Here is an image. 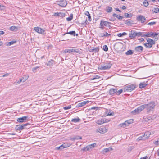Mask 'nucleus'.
I'll return each instance as SVG.
<instances>
[{"label": "nucleus", "mask_w": 159, "mask_h": 159, "mask_svg": "<svg viewBox=\"0 0 159 159\" xmlns=\"http://www.w3.org/2000/svg\"><path fill=\"white\" fill-rule=\"evenodd\" d=\"M112 10V8L109 6H108L106 8V11L108 13H110L111 12Z\"/></svg>", "instance_id": "4be33fe9"}, {"label": "nucleus", "mask_w": 159, "mask_h": 159, "mask_svg": "<svg viewBox=\"0 0 159 159\" xmlns=\"http://www.w3.org/2000/svg\"><path fill=\"white\" fill-rule=\"evenodd\" d=\"M147 85V84L146 82H141L139 85V87L140 88H143L145 87Z\"/></svg>", "instance_id": "a211bd4d"}, {"label": "nucleus", "mask_w": 159, "mask_h": 159, "mask_svg": "<svg viewBox=\"0 0 159 159\" xmlns=\"http://www.w3.org/2000/svg\"><path fill=\"white\" fill-rule=\"evenodd\" d=\"M124 16L126 18H130L132 16L131 14H129L127 13H125L124 15Z\"/></svg>", "instance_id": "4c0bfd02"}, {"label": "nucleus", "mask_w": 159, "mask_h": 159, "mask_svg": "<svg viewBox=\"0 0 159 159\" xmlns=\"http://www.w3.org/2000/svg\"><path fill=\"white\" fill-rule=\"evenodd\" d=\"M34 30L36 32L39 33L43 34L44 32V30L43 29L39 27H34Z\"/></svg>", "instance_id": "1a4fd4ad"}, {"label": "nucleus", "mask_w": 159, "mask_h": 159, "mask_svg": "<svg viewBox=\"0 0 159 159\" xmlns=\"http://www.w3.org/2000/svg\"><path fill=\"white\" fill-rule=\"evenodd\" d=\"M102 123L103 124L104 123H107L108 122L110 121L109 120L106 119H102Z\"/></svg>", "instance_id": "79ce46f5"}, {"label": "nucleus", "mask_w": 159, "mask_h": 159, "mask_svg": "<svg viewBox=\"0 0 159 159\" xmlns=\"http://www.w3.org/2000/svg\"><path fill=\"white\" fill-rule=\"evenodd\" d=\"M138 40H139V41L140 42H143L144 41V39L143 38L139 39Z\"/></svg>", "instance_id": "69168bd1"}, {"label": "nucleus", "mask_w": 159, "mask_h": 159, "mask_svg": "<svg viewBox=\"0 0 159 159\" xmlns=\"http://www.w3.org/2000/svg\"><path fill=\"white\" fill-rule=\"evenodd\" d=\"M133 53L134 52L132 50H129L126 52L125 54L127 55H129L133 54Z\"/></svg>", "instance_id": "c756f323"}, {"label": "nucleus", "mask_w": 159, "mask_h": 159, "mask_svg": "<svg viewBox=\"0 0 159 159\" xmlns=\"http://www.w3.org/2000/svg\"><path fill=\"white\" fill-rule=\"evenodd\" d=\"M109 151V148H106L104 149L102 151L103 153H106L108 152Z\"/></svg>", "instance_id": "09e8293b"}, {"label": "nucleus", "mask_w": 159, "mask_h": 159, "mask_svg": "<svg viewBox=\"0 0 159 159\" xmlns=\"http://www.w3.org/2000/svg\"><path fill=\"white\" fill-rule=\"evenodd\" d=\"M67 4V3L65 0H61L59 2L58 5L61 7H65Z\"/></svg>", "instance_id": "2eb2a0df"}, {"label": "nucleus", "mask_w": 159, "mask_h": 159, "mask_svg": "<svg viewBox=\"0 0 159 159\" xmlns=\"http://www.w3.org/2000/svg\"><path fill=\"white\" fill-rule=\"evenodd\" d=\"M99 51V48L96 47L91 49V51L92 52H96Z\"/></svg>", "instance_id": "7c9ffc66"}, {"label": "nucleus", "mask_w": 159, "mask_h": 159, "mask_svg": "<svg viewBox=\"0 0 159 159\" xmlns=\"http://www.w3.org/2000/svg\"><path fill=\"white\" fill-rule=\"evenodd\" d=\"M143 107L144 109L146 108L147 112L149 113L150 111H152V110L154 109L155 105L154 102H150L149 104H145L143 105Z\"/></svg>", "instance_id": "f257e3e1"}, {"label": "nucleus", "mask_w": 159, "mask_h": 159, "mask_svg": "<svg viewBox=\"0 0 159 159\" xmlns=\"http://www.w3.org/2000/svg\"><path fill=\"white\" fill-rule=\"evenodd\" d=\"M96 131L97 132H99L101 134L105 133L106 132L107 130L106 128L103 127L102 128H100L97 129Z\"/></svg>", "instance_id": "f8f14e48"}, {"label": "nucleus", "mask_w": 159, "mask_h": 159, "mask_svg": "<svg viewBox=\"0 0 159 159\" xmlns=\"http://www.w3.org/2000/svg\"><path fill=\"white\" fill-rule=\"evenodd\" d=\"M85 14L87 16H88V20L89 21H91V17L90 15V14L89 13V12L88 11H86L85 12Z\"/></svg>", "instance_id": "c85d7f7f"}, {"label": "nucleus", "mask_w": 159, "mask_h": 159, "mask_svg": "<svg viewBox=\"0 0 159 159\" xmlns=\"http://www.w3.org/2000/svg\"><path fill=\"white\" fill-rule=\"evenodd\" d=\"M89 101H85L81 102L77 104L76 105V107H80L84 106L87 103H88Z\"/></svg>", "instance_id": "4468645a"}, {"label": "nucleus", "mask_w": 159, "mask_h": 159, "mask_svg": "<svg viewBox=\"0 0 159 159\" xmlns=\"http://www.w3.org/2000/svg\"><path fill=\"white\" fill-rule=\"evenodd\" d=\"M111 34H108L107 32L104 31L103 33L100 34V36L101 37H109Z\"/></svg>", "instance_id": "dca6fc26"}, {"label": "nucleus", "mask_w": 159, "mask_h": 159, "mask_svg": "<svg viewBox=\"0 0 159 159\" xmlns=\"http://www.w3.org/2000/svg\"><path fill=\"white\" fill-rule=\"evenodd\" d=\"M132 122L131 120H129L125 121L123 123L120 124L119 126L120 127L125 128L126 126H128L129 125V124H131Z\"/></svg>", "instance_id": "423d86ee"}, {"label": "nucleus", "mask_w": 159, "mask_h": 159, "mask_svg": "<svg viewBox=\"0 0 159 159\" xmlns=\"http://www.w3.org/2000/svg\"><path fill=\"white\" fill-rule=\"evenodd\" d=\"M127 34V33L125 32H123L122 33H118L117 34V35L119 37H121Z\"/></svg>", "instance_id": "c9c22d12"}, {"label": "nucleus", "mask_w": 159, "mask_h": 159, "mask_svg": "<svg viewBox=\"0 0 159 159\" xmlns=\"http://www.w3.org/2000/svg\"><path fill=\"white\" fill-rule=\"evenodd\" d=\"M29 124L28 123H26L24 125H16V127L15 129L17 130H22L23 129L26 128V126Z\"/></svg>", "instance_id": "0eeeda50"}, {"label": "nucleus", "mask_w": 159, "mask_h": 159, "mask_svg": "<svg viewBox=\"0 0 159 159\" xmlns=\"http://www.w3.org/2000/svg\"><path fill=\"white\" fill-rule=\"evenodd\" d=\"M16 43V41H11L9 42L8 43V45L10 46L11 45L13 44Z\"/></svg>", "instance_id": "13d9d810"}, {"label": "nucleus", "mask_w": 159, "mask_h": 159, "mask_svg": "<svg viewBox=\"0 0 159 159\" xmlns=\"http://www.w3.org/2000/svg\"><path fill=\"white\" fill-rule=\"evenodd\" d=\"M73 15L71 14L70 15V16L66 18V20L68 21H70L73 19Z\"/></svg>", "instance_id": "72a5a7b5"}, {"label": "nucleus", "mask_w": 159, "mask_h": 159, "mask_svg": "<svg viewBox=\"0 0 159 159\" xmlns=\"http://www.w3.org/2000/svg\"><path fill=\"white\" fill-rule=\"evenodd\" d=\"M139 37L141 36L144 37L145 36L146 34H144V33L141 32H139Z\"/></svg>", "instance_id": "ea45409f"}, {"label": "nucleus", "mask_w": 159, "mask_h": 159, "mask_svg": "<svg viewBox=\"0 0 159 159\" xmlns=\"http://www.w3.org/2000/svg\"><path fill=\"white\" fill-rule=\"evenodd\" d=\"M58 12H56V13H55L54 14H53V16H59V15H58Z\"/></svg>", "instance_id": "338daca9"}, {"label": "nucleus", "mask_w": 159, "mask_h": 159, "mask_svg": "<svg viewBox=\"0 0 159 159\" xmlns=\"http://www.w3.org/2000/svg\"><path fill=\"white\" fill-rule=\"evenodd\" d=\"M132 22L130 21V20H126V21H125V23L126 24H127L128 25H129L131 24H132Z\"/></svg>", "instance_id": "37998d69"}, {"label": "nucleus", "mask_w": 159, "mask_h": 159, "mask_svg": "<svg viewBox=\"0 0 159 159\" xmlns=\"http://www.w3.org/2000/svg\"><path fill=\"white\" fill-rule=\"evenodd\" d=\"M28 78V76H26V79H24V77H23L22 79V81L23 82H25Z\"/></svg>", "instance_id": "4d7b16f0"}, {"label": "nucleus", "mask_w": 159, "mask_h": 159, "mask_svg": "<svg viewBox=\"0 0 159 159\" xmlns=\"http://www.w3.org/2000/svg\"><path fill=\"white\" fill-rule=\"evenodd\" d=\"M146 18L144 16L140 15L137 17V20L140 21L142 23H144L146 20Z\"/></svg>", "instance_id": "6e6552de"}, {"label": "nucleus", "mask_w": 159, "mask_h": 159, "mask_svg": "<svg viewBox=\"0 0 159 159\" xmlns=\"http://www.w3.org/2000/svg\"><path fill=\"white\" fill-rule=\"evenodd\" d=\"M131 112V113L133 115H135L137 114H138V113L137 112L135 109L134 111H132Z\"/></svg>", "instance_id": "603ef678"}, {"label": "nucleus", "mask_w": 159, "mask_h": 159, "mask_svg": "<svg viewBox=\"0 0 159 159\" xmlns=\"http://www.w3.org/2000/svg\"><path fill=\"white\" fill-rule=\"evenodd\" d=\"M66 34H70L71 35H73V36H75V31H70L69 32H67V33L64 34L62 35L64 36Z\"/></svg>", "instance_id": "5701e85b"}, {"label": "nucleus", "mask_w": 159, "mask_h": 159, "mask_svg": "<svg viewBox=\"0 0 159 159\" xmlns=\"http://www.w3.org/2000/svg\"><path fill=\"white\" fill-rule=\"evenodd\" d=\"M117 90L116 89L111 88L110 89L109 91V93L110 95H112L116 92Z\"/></svg>", "instance_id": "6ab92c4d"}, {"label": "nucleus", "mask_w": 159, "mask_h": 159, "mask_svg": "<svg viewBox=\"0 0 159 159\" xmlns=\"http://www.w3.org/2000/svg\"><path fill=\"white\" fill-rule=\"evenodd\" d=\"M147 156H145L141 158L140 159H147Z\"/></svg>", "instance_id": "774afa93"}, {"label": "nucleus", "mask_w": 159, "mask_h": 159, "mask_svg": "<svg viewBox=\"0 0 159 159\" xmlns=\"http://www.w3.org/2000/svg\"><path fill=\"white\" fill-rule=\"evenodd\" d=\"M86 148V151H89L90 148H91V147H90V145H89V146H87Z\"/></svg>", "instance_id": "0e129e2a"}, {"label": "nucleus", "mask_w": 159, "mask_h": 159, "mask_svg": "<svg viewBox=\"0 0 159 159\" xmlns=\"http://www.w3.org/2000/svg\"><path fill=\"white\" fill-rule=\"evenodd\" d=\"M137 87L136 85L134 84H130L127 85V86L124 88V91L125 92H131L134 90Z\"/></svg>", "instance_id": "f03ea898"}, {"label": "nucleus", "mask_w": 159, "mask_h": 159, "mask_svg": "<svg viewBox=\"0 0 159 159\" xmlns=\"http://www.w3.org/2000/svg\"><path fill=\"white\" fill-rule=\"evenodd\" d=\"M149 36L151 37L153 35V33L151 32L148 33Z\"/></svg>", "instance_id": "052dcab7"}, {"label": "nucleus", "mask_w": 159, "mask_h": 159, "mask_svg": "<svg viewBox=\"0 0 159 159\" xmlns=\"http://www.w3.org/2000/svg\"><path fill=\"white\" fill-rule=\"evenodd\" d=\"M153 44L148 43H145L144 45L147 48H150L152 47Z\"/></svg>", "instance_id": "393cba45"}, {"label": "nucleus", "mask_w": 159, "mask_h": 159, "mask_svg": "<svg viewBox=\"0 0 159 159\" xmlns=\"http://www.w3.org/2000/svg\"><path fill=\"white\" fill-rule=\"evenodd\" d=\"M146 138L145 137V136L144 135L141 136H139L137 139V140L138 141H139L140 140H144L146 139Z\"/></svg>", "instance_id": "bb28decb"}, {"label": "nucleus", "mask_w": 159, "mask_h": 159, "mask_svg": "<svg viewBox=\"0 0 159 159\" xmlns=\"http://www.w3.org/2000/svg\"><path fill=\"white\" fill-rule=\"evenodd\" d=\"M70 145V144L68 143H65L62 144L63 148L69 147Z\"/></svg>", "instance_id": "f704fd0d"}, {"label": "nucleus", "mask_w": 159, "mask_h": 159, "mask_svg": "<svg viewBox=\"0 0 159 159\" xmlns=\"http://www.w3.org/2000/svg\"><path fill=\"white\" fill-rule=\"evenodd\" d=\"M103 49L105 51H107L108 50V48L107 46L105 45L103 46Z\"/></svg>", "instance_id": "a18cd8bd"}, {"label": "nucleus", "mask_w": 159, "mask_h": 159, "mask_svg": "<svg viewBox=\"0 0 159 159\" xmlns=\"http://www.w3.org/2000/svg\"><path fill=\"white\" fill-rule=\"evenodd\" d=\"M143 107L144 106H143V105H142L139 107L138 108L135 109L137 112L138 113V114L139 113L144 109Z\"/></svg>", "instance_id": "f3484780"}, {"label": "nucleus", "mask_w": 159, "mask_h": 159, "mask_svg": "<svg viewBox=\"0 0 159 159\" xmlns=\"http://www.w3.org/2000/svg\"><path fill=\"white\" fill-rule=\"evenodd\" d=\"M112 66V64L110 63H106L104 65H101L100 69L101 70H106L110 69Z\"/></svg>", "instance_id": "39448f33"}, {"label": "nucleus", "mask_w": 159, "mask_h": 159, "mask_svg": "<svg viewBox=\"0 0 159 159\" xmlns=\"http://www.w3.org/2000/svg\"><path fill=\"white\" fill-rule=\"evenodd\" d=\"M103 21L102 20H101L100 24V28L102 30L103 29L104 27V24H103Z\"/></svg>", "instance_id": "e433bc0d"}, {"label": "nucleus", "mask_w": 159, "mask_h": 159, "mask_svg": "<svg viewBox=\"0 0 159 159\" xmlns=\"http://www.w3.org/2000/svg\"><path fill=\"white\" fill-rule=\"evenodd\" d=\"M10 30L11 31H16L18 30V27L14 26H12L10 27Z\"/></svg>", "instance_id": "412c9836"}, {"label": "nucleus", "mask_w": 159, "mask_h": 159, "mask_svg": "<svg viewBox=\"0 0 159 159\" xmlns=\"http://www.w3.org/2000/svg\"><path fill=\"white\" fill-rule=\"evenodd\" d=\"M80 120L79 118H74L72 119L71 121L72 122L76 123L79 122Z\"/></svg>", "instance_id": "2f4dec72"}, {"label": "nucleus", "mask_w": 159, "mask_h": 159, "mask_svg": "<svg viewBox=\"0 0 159 159\" xmlns=\"http://www.w3.org/2000/svg\"><path fill=\"white\" fill-rule=\"evenodd\" d=\"M63 149V146L62 145H61L60 146L58 147H56L55 148V149L56 150H62V149Z\"/></svg>", "instance_id": "58836bf2"}, {"label": "nucleus", "mask_w": 159, "mask_h": 159, "mask_svg": "<svg viewBox=\"0 0 159 159\" xmlns=\"http://www.w3.org/2000/svg\"><path fill=\"white\" fill-rule=\"evenodd\" d=\"M96 123L100 125H101L103 124V123H102V119L101 120H97L96 122Z\"/></svg>", "instance_id": "a19ab883"}, {"label": "nucleus", "mask_w": 159, "mask_h": 159, "mask_svg": "<svg viewBox=\"0 0 159 159\" xmlns=\"http://www.w3.org/2000/svg\"><path fill=\"white\" fill-rule=\"evenodd\" d=\"M98 107H91L90 109L91 110L94 109V110H97L98 109Z\"/></svg>", "instance_id": "e2e57ef3"}, {"label": "nucleus", "mask_w": 159, "mask_h": 159, "mask_svg": "<svg viewBox=\"0 0 159 159\" xmlns=\"http://www.w3.org/2000/svg\"><path fill=\"white\" fill-rule=\"evenodd\" d=\"M143 47L142 46H139L135 47L134 50L137 52L141 53L143 51Z\"/></svg>", "instance_id": "ddd939ff"}, {"label": "nucleus", "mask_w": 159, "mask_h": 159, "mask_svg": "<svg viewBox=\"0 0 159 159\" xmlns=\"http://www.w3.org/2000/svg\"><path fill=\"white\" fill-rule=\"evenodd\" d=\"M151 134V133L150 131L146 132L144 135L145 136L146 139H147L150 137V135Z\"/></svg>", "instance_id": "b1692460"}, {"label": "nucleus", "mask_w": 159, "mask_h": 159, "mask_svg": "<svg viewBox=\"0 0 159 159\" xmlns=\"http://www.w3.org/2000/svg\"><path fill=\"white\" fill-rule=\"evenodd\" d=\"M71 105H69L68 106H66V107H63V109L64 110H68V109H70V108H71Z\"/></svg>", "instance_id": "8fccbe9b"}, {"label": "nucleus", "mask_w": 159, "mask_h": 159, "mask_svg": "<svg viewBox=\"0 0 159 159\" xmlns=\"http://www.w3.org/2000/svg\"><path fill=\"white\" fill-rule=\"evenodd\" d=\"M143 4L145 7H147L148 5V2L146 0H144L143 2Z\"/></svg>", "instance_id": "49530a36"}, {"label": "nucleus", "mask_w": 159, "mask_h": 159, "mask_svg": "<svg viewBox=\"0 0 159 159\" xmlns=\"http://www.w3.org/2000/svg\"><path fill=\"white\" fill-rule=\"evenodd\" d=\"M123 90H124V89H121L118 90V91H117V93H116V95H119L122 93V92L123 91Z\"/></svg>", "instance_id": "c03bdc74"}, {"label": "nucleus", "mask_w": 159, "mask_h": 159, "mask_svg": "<svg viewBox=\"0 0 159 159\" xmlns=\"http://www.w3.org/2000/svg\"><path fill=\"white\" fill-rule=\"evenodd\" d=\"M134 147L133 146H130L128 149V152H130L133 148Z\"/></svg>", "instance_id": "3c124183"}, {"label": "nucleus", "mask_w": 159, "mask_h": 159, "mask_svg": "<svg viewBox=\"0 0 159 159\" xmlns=\"http://www.w3.org/2000/svg\"><path fill=\"white\" fill-rule=\"evenodd\" d=\"M111 24V23L107 21H103V24L104 26H108L109 28L111 27L109 24Z\"/></svg>", "instance_id": "cd10ccee"}, {"label": "nucleus", "mask_w": 159, "mask_h": 159, "mask_svg": "<svg viewBox=\"0 0 159 159\" xmlns=\"http://www.w3.org/2000/svg\"><path fill=\"white\" fill-rule=\"evenodd\" d=\"M139 32L131 30L129 33V37L131 39L135 38L136 36L139 37Z\"/></svg>", "instance_id": "20e7f679"}, {"label": "nucleus", "mask_w": 159, "mask_h": 159, "mask_svg": "<svg viewBox=\"0 0 159 159\" xmlns=\"http://www.w3.org/2000/svg\"><path fill=\"white\" fill-rule=\"evenodd\" d=\"M147 42L148 43H150L152 44H155V42L150 38H148L146 39Z\"/></svg>", "instance_id": "aec40b11"}, {"label": "nucleus", "mask_w": 159, "mask_h": 159, "mask_svg": "<svg viewBox=\"0 0 159 159\" xmlns=\"http://www.w3.org/2000/svg\"><path fill=\"white\" fill-rule=\"evenodd\" d=\"M152 11L155 13L159 12V9L158 7L155 8L152 10Z\"/></svg>", "instance_id": "473e14b6"}, {"label": "nucleus", "mask_w": 159, "mask_h": 159, "mask_svg": "<svg viewBox=\"0 0 159 159\" xmlns=\"http://www.w3.org/2000/svg\"><path fill=\"white\" fill-rule=\"evenodd\" d=\"M113 17H115L118 18V19L119 20H122L124 17L122 16H121L120 15L118 16V15L116 14L115 13H114L112 15Z\"/></svg>", "instance_id": "a878e982"}, {"label": "nucleus", "mask_w": 159, "mask_h": 159, "mask_svg": "<svg viewBox=\"0 0 159 159\" xmlns=\"http://www.w3.org/2000/svg\"><path fill=\"white\" fill-rule=\"evenodd\" d=\"M22 82V79H20L17 82H15L14 83L15 84H19L20 82Z\"/></svg>", "instance_id": "864d4df0"}, {"label": "nucleus", "mask_w": 159, "mask_h": 159, "mask_svg": "<svg viewBox=\"0 0 159 159\" xmlns=\"http://www.w3.org/2000/svg\"><path fill=\"white\" fill-rule=\"evenodd\" d=\"M71 52H75L79 54L81 53V51L77 49H67L64 51L63 53H70Z\"/></svg>", "instance_id": "7ed1b4c3"}, {"label": "nucleus", "mask_w": 159, "mask_h": 159, "mask_svg": "<svg viewBox=\"0 0 159 159\" xmlns=\"http://www.w3.org/2000/svg\"><path fill=\"white\" fill-rule=\"evenodd\" d=\"M156 23V22H152L148 23V25H155Z\"/></svg>", "instance_id": "5fc2aeb1"}, {"label": "nucleus", "mask_w": 159, "mask_h": 159, "mask_svg": "<svg viewBox=\"0 0 159 159\" xmlns=\"http://www.w3.org/2000/svg\"><path fill=\"white\" fill-rule=\"evenodd\" d=\"M76 140H78L79 139H82V138L80 136H77L75 137Z\"/></svg>", "instance_id": "680f3d73"}, {"label": "nucleus", "mask_w": 159, "mask_h": 159, "mask_svg": "<svg viewBox=\"0 0 159 159\" xmlns=\"http://www.w3.org/2000/svg\"><path fill=\"white\" fill-rule=\"evenodd\" d=\"M28 117L26 116H23L22 117L18 118L17 119V121L20 123H22L26 122Z\"/></svg>", "instance_id": "9d476101"}, {"label": "nucleus", "mask_w": 159, "mask_h": 159, "mask_svg": "<svg viewBox=\"0 0 159 159\" xmlns=\"http://www.w3.org/2000/svg\"><path fill=\"white\" fill-rule=\"evenodd\" d=\"M39 68V66H37V67H34L32 69V71H33V72H35V70H36L37 69Z\"/></svg>", "instance_id": "6e6d98bb"}, {"label": "nucleus", "mask_w": 159, "mask_h": 159, "mask_svg": "<svg viewBox=\"0 0 159 159\" xmlns=\"http://www.w3.org/2000/svg\"><path fill=\"white\" fill-rule=\"evenodd\" d=\"M59 16L61 17H63L65 16V14L63 13L59 12L58 13Z\"/></svg>", "instance_id": "de8ad7c7"}, {"label": "nucleus", "mask_w": 159, "mask_h": 159, "mask_svg": "<svg viewBox=\"0 0 159 159\" xmlns=\"http://www.w3.org/2000/svg\"><path fill=\"white\" fill-rule=\"evenodd\" d=\"M114 46L117 50H119L122 48L123 44L121 42H118L115 44Z\"/></svg>", "instance_id": "9b49d317"}, {"label": "nucleus", "mask_w": 159, "mask_h": 159, "mask_svg": "<svg viewBox=\"0 0 159 159\" xmlns=\"http://www.w3.org/2000/svg\"><path fill=\"white\" fill-rule=\"evenodd\" d=\"M153 143L155 145H159V141L158 140L154 141Z\"/></svg>", "instance_id": "bf43d9fd"}]
</instances>
